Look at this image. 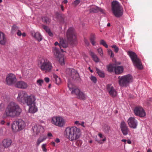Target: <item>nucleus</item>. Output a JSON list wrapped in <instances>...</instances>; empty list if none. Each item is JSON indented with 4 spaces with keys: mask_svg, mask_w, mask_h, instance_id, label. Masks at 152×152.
<instances>
[{
    "mask_svg": "<svg viewBox=\"0 0 152 152\" xmlns=\"http://www.w3.org/2000/svg\"><path fill=\"white\" fill-rule=\"evenodd\" d=\"M123 67L122 66H117L115 68V73L116 74L121 73L123 71Z\"/></svg>",
    "mask_w": 152,
    "mask_h": 152,
    "instance_id": "nucleus-28",
    "label": "nucleus"
},
{
    "mask_svg": "<svg viewBox=\"0 0 152 152\" xmlns=\"http://www.w3.org/2000/svg\"><path fill=\"white\" fill-rule=\"evenodd\" d=\"M51 123L53 125L59 127H64L66 124L64 118L60 116H54L51 119Z\"/></svg>",
    "mask_w": 152,
    "mask_h": 152,
    "instance_id": "nucleus-8",
    "label": "nucleus"
},
{
    "mask_svg": "<svg viewBox=\"0 0 152 152\" xmlns=\"http://www.w3.org/2000/svg\"><path fill=\"white\" fill-rule=\"evenodd\" d=\"M95 37L94 35H91L90 38V41L91 42V44L93 45H95Z\"/></svg>",
    "mask_w": 152,
    "mask_h": 152,
    "instance_id": "nucleus-34",
    "label": "nucleus"
},
{
    "mask_svg": "<svg viewBox=\"0 0 152 152\" xmlns=\"http://www.w3.org/2000/svg\"><path fill=\"white\" fill-rule=\"evenodd\" d=\"M118 82L120 86L123 87H126L133 81V77L131 75L128 74L118 77Z\"/></svg>",
    "mask_w": 152,
    "mask_h": 152,
    "instance_id": "nucleus-5",
    "label": "nucleus"
},
{
    "mask_svg": "<svg viewBox=\"0 0 152 152\" xmlns=\"http://www.w3.org/2000/svg\"><path fill=\"white\" fill-rule=\"evenodd\" d=\"M106 140V138L105 137H104V138H103L102 140H99L98 141V142L100 144H102L103 143V142L105 141Z\"/></svg>",
    "mask_w": 152,
    "mask_h": 152,
    "instance_id": "nucleus-45",
    "label": "nucleus"
},
{
    "mask_svg": "<svg viewBox=\"0 0 152 152\" xmlns=\"http://www.w3.org/2000/svg\"><path fill=\"white\" fill-rule=\"evenodd\" d=\"M90 54L94 60L96 62H98L99 61V59L97 56L93 52L90 51Z\"/></svg>",
    "mask_w": 152,
    "mask_h": 152,
    "instance_id": "nucleus-29",
    "label": "nucleus"
},
{
    "mask_svg": "<svg viewBox=\"0 0 152 152\" xmlns=\"http://www.w3.org/2000/svg\"><path fill=\"white\" fill-rule=\"evenodd\" d=\"M96 69L97 72L99 77H104L105 75L103 71L100 70L97 68H96Z\"/></svg>",
    "mask_w": 152,
    "mask_h": 152,
    "instance_id": "nucleus-32",
    "label": "nucleus"
},
{
    "mask_svg": "<svg viewBox=\"0 0 152 152\" xmlns=\"http://www.w3.org/2000/svg\"><path fill=\"white\" fill-rule=\"evenodd\" d=\"M32 35L38 41H40L42 39V37L38 32H35L32 31L31 32Z\"/></svg>",
    "mask_w": 152,
    "mask_h": 152,
    "instance_id": "nucleus-24",
    "label": "nucleus"
},
{
    "mask_svg": "<svg viewBox=\"0 0 152 152\" xmlns=\"http://www.w3.org/2000/svg\"><path fill=\"white\" fill-rule=\"evenodd\" d=\"M4 109L3 105L2 104H0V111H2Z\"/></svg>",
    "mask_w": 152,
    "mask_h": 152,
    "instance_id": "nucleus-47",
    "label": "nucleus"
},
{
    "mask_svg": "<svg viewBox=\"0 0 152 152\" xmlns=\"http://www.w3.org/2000/svg\"><path fill=\"white\" fill-rule=\"evenodd\" d=\"M12 142V140L10 138H6L3 140L2 144L3 146L6 148L10 147Z\"/></svg>",
    "mask_w": 152,
    "mask_h": 152,
    "instance_id": "nucleus-21",
    "label": "nucleus"
},
{
    "mask_svg": "<svg viewBox=\"0 0 152 152\" xmlns=\"http://www.w3.org/2000/svg\"><path fill=\"white\" fill-rule=\"evenodd\" d=\"M90 79L91 81L94 83H96L97 79L95 76L92 75L90 77Z\"/></svg>",
    "mask_w": 152,
    "mask_h": 152,
    "instance_id": "nucleus-40",
    "label": "nucleus"
},
{
    "mask_svg": "<svg viewBox=\"0 0 152 152\" xmlns=\"http://www.w3.org/2000/svg\"><path fill=\"white\" fill-rule=\"evenodd\" d=\"M17 35L19 36H21L22 35V34L21 32L18 29V32H17Z\"/></svg>",
    "mask_w": 152,
    "mask_h": 152,
    "instance_id": "nucleus-49",
    "label": "nucleus"
},
{
    "mask_svg": "<svg viewBox=\"0 0 152 152\" xmlns=\"http://www.w3.org/2000/svg\"><path fill=\"white\" fill-rule=\"evenodd\" d=\"M61 10H62V11H63L64 10V9H63V5H61Z\"/></svg>",
    "mask_w": 152,
    "mask_h": 152,
    "instance_id": "nucleus-61",
    "label": "nucleus"
},
{
    "mask_svg": "<svg viewBox=\"0 0 152 152\" xmlns=\"http://www.w3.org/2000/svg\"><path fill=\"white\" fill-rule=\"evenodd\" d=\"M80 2V0H76L73 3V4L75 6L78 5Z\"/></svg>",
    "mask_w": 152,
    "mask_h": 152,
    "instance_id": "nucleus-46",
    "label": "nucleus"
},
{
    "mask_svg": "<svg viewBox=\"0 0 152 152\" xmlns=\"http://www.w3.org/2000/svg\"><path fill=\"white\" fill-rule=\"evenodd\" d=\"M97 51L100 56L103 57V53L102 49L101 48H99L97 49Z\"/></svg>",
    "mask_w": 152,
    "mask_h": 152,
    "instance_id": "nucleus-37",
    "label": "nucleus"
},
{
    "mask_svg": "<svg viewBox=\"0 0 152 152\" xmlns=\"http://www.w3.org/2000/svg\"><path fill=\"white\" fill-rule=\"evenodd\" d=\"M51 145L53 146H55V143L54 142H51Z\"/></svg>",
    "mask_w": 152,
    "mask_h": 152,
    "instance_id": "nucleus-56",
    "label": "nucleus"
},
{
    "mask_svg": "<svg viewBox=\"0 0 152 152\" xmlns=\"http://www.w3.org/2000/svg\"><path fill=\"white\" fill-rule=\"evenodd\" d=\"M68 87L69 90L71 91L72 94L73 95H75L78 98L85 100L87 97L86 95L79 88L71 89L69 87V85L68 84Z\"/></svg>",
    "mask_w": 152,
    "mask_h": 152,
    "instance_id": "nucleus-10",
    "label": "nucleus"
},
{
    "mask_svg": "<svg viewBox=\"0 0 152 152\" xmlns=\"http://www.w3.org/2000/svg\"><path fill=\"white\" fill-rule=\"evenodd\" d=\"M34 96L32 94L28 95L27 93L24 91H20L18 93L16 100L21 104H26Z\"/></svg>",
    "mask_w": 152,
    "mask_h": 152,
    "instance_id": "nucleus-4",
    "label": "nucleus"
},
{
    "mask_svg": "<svg viewBox=\"0 0 152 152\" xmlns=\"http://www.w3.org/2000/svg\"><path fill=\"white\" fill-rule=\"evenodd\" d=\"M134 114L135 115L141 117H143L146 115L145 112L143 108L140 106L135 107L133 110Z\"/></svg>",
    "mask_w": 152,
    "mask_h": 152,
    "instance_id": "nucleus-14",
    "label": "nucleus"
},
{
    "mask_svg": "<svg viewBox=\"0 0 152 152\" xmlns=\"http://www.w3.org/2000/svg\"><path fill=\"white\" fill-rule=\"evenodd\" d=\"M88 69H89V70H90V71L91 72H93V70L91 69L90 67H89Z\"/></svg>",
    "mask_w": 152,
    "mask_h": 152,
    "instance_id": "nucleus-62",
    "label": "nucleus"
},
{
    "mask_svg": "<svg viewBox=\"0 0 152 152\" xmlns=\"http://www.w3.org/2000/svg\"><path fill=\"white\" fill-rule=\"evenodd\" d=\"M85 42L87 45H88L89 44V42L88 41H87L86 40H85Z\"/></svg>",
    "mask_w": 152,
    "mask_h": 152,
    "instance_id": "nucleus-63",
    "label": "nucleus"
},
{
    "mask_svg": "<svg viewBox=\"0 0 152 152\" xmlns=\"http://www.w3.org/2000/svg\"><path fill=\"white\" fill-rule=\"evenodd\" d=\"M36 98L34 96L26 104L28 106V112L29 113L34 114L38 110V107L36 105Z\"/></svg>",
    "mask_w": 152,
    "mask_h": 152,
    "instance_id": "nucleus-9",
    "label": "nucleus"
},
{
    "mask_svg": "<svg viewBox=\"0 0 152 152\" xmlns=\"http://www.w3.org/2000/svg\"><path fill=\"white\" fill-rule=\"evenodd\" d=\"M19 131H20L24 128L26 124L25 122L22 120H18L17 121Z\"/></svg>",
    "mask_w": 152,
    "mask_h": 152,
    "instance_id": "nucleus-26",
    "label": "nucleus"
},
{
    "mask_svg": "<svg viewBox=\"0 0 152 152\" xmlns=\"http://www.w3.org/2000/svg\"><path fill=\"white\" fill-rule=\"evenodd\" d=\"M66 36L68 41L71 43L76 41V36L73 28H69L67 31Z\"/></svg>",
    "mask_w": 152,
    "mask_h": 152,
    "instance_id": "nucleus-12",
    "label": "nucleus"
},
{
    "mask_svg": "<svg viewBox=\"0 0 152 152\" xmlns=\"http://www.w3.org/2000/svg\"><path fill=\"white\" fill-rule=\"evenodd\" d=\"M75 124L77 126L80 125V123L79 121H75Z\"/></svg>",
    "mask_w": 152,
    "mask_h": 152,
    "instance_id": "nucleus-51",
    "label": "nucleus"
},
{
    "mask_svg": "<svg viewBox=\"0 0 152 152\" xmlns=\"http://www.w3.org/2000/svg\"><path fill=\"white\" fill-rule=\"evenodd\" d=\"M128 53L132 60L134 65L139 69H142V66L141 61L137 58L136 54L132 51H129Z\"/></svg>",
    "mask_w": 152,
    "mask_h": 152,
    "instance_id": "nucleus-7",
    "label": "nucleus"
},
{
    "mask_svg": "<svg viewBox=\"0 0 152 152\" xmlns=\"http://www.w3.org/2000/svg\"><path fill=\"white\" fill-rule=\"evenodd\" d=\"M98 136L101 139L104 138V136H103L101 133H99L98 134Z\"/></svg>",
    "mask_w": 152,
    "mask_h": 152,
    "instance_id": "nucleus-50",
    "label": "nucleus"
},
{
    "mask_svg": "<svg viewBox=\"0 0 152 152\" xmlns=\"http://www.w3.org/2000/svg\"><path fill=\"white\" fill-rule=\"evenodd\" d=\"M100 45H102L104 47L106 48H108V46L107 44L102 39L100 41Z\"/></svg>",
    "mask_w": 152,
    "mask_h": 152,
    "instance_id": "nucleus-39",
    "label": "nucleus"
},
{
    "mask_svg": "<svg viewBox=\"0 0 152 152\" xmlns=\"http://www.w3.org/2000/svg\"><path fill=\"white\" fill-rule=\"evenodd\" d=\"M44 81L42 79H39L37 81V84L39 87H41L43 84Z\"/></svg>",
    "mask_w": 152,
    "mask_h": 152,
    "instance_id": "nucleus-35",
    "label": "nucleus"
},
{
    "mask_svg": "<svg viewBox=\"0 0 152 152\" xmlns=\"http://www.w3.org/2000/svg\"><path fill=\"white\" fill-rule=\"evenodd\" d=\"M56 46L58 45L61 48V46L64 48H66L68 46V42L64 40L63 39H60V43L57 42H56L54 44Z\"/></svg>",
    "mask_w": 152,
    "mask_h": 152,
    "instance_id": "nucleus-23",
    "label": "nucleus"
},
{
    "mask_svg": "<svg viewBox=\"0 0 152 152\" xmlns=\"http://www.w3.org/2000/svg\"><path fill=\"white\" fill-rule=\"evenodd\" d=\"M16 80L15 75L10 73L7 75L6 79L7 84L8 85H11L14 83Z\"/></svg>",
    "mask_w": 152,
    "mask_h": 152,
    "instance_id": "nucleus-15",
    "label": "nucleus"
},
{
    "mask_svg": "<svg viewBox=\"0 0 152 152\" xmlns=\"http://www.w3.org/2000/svg\"><path fill=\"white\" fill-rule=\"evenodd\" d=\"M114 65L110 64L107 66V68L108 70L110 72H111L113 71L114 69Z\"/></svg>",
    "mask_w": 152,
    "mask_h": 152,
    "instance_id": "nucleus-36",
    "label": "nucleus"
},
{
    "mask_svg": "<svg viewBox=\"0 0 152 152\" xmlns=\"http://www.w3.org/2000/svg\"><path fill=\"white\" fill-rule=\"evenodd\" d=\"M15 86L18 88L25 89L28 87L27 83L23 81H18L16 82L15 84Z\"/></svg>",
    "mask_w": 152,
    "mask_h": 152,
    "instance_id": "nucleus-20",
    "label": "nucleus"
},
{
    "mask_svg": "<svg viewBox=\"0 0 152 152\" xmlns=\"http://www.w3.org/2000/svg\"><path fill=\"white\" fill-rule=\"evenodd\" d=\"M22 110L19 106L15 102H11L7 104L3 117L4 118L15 117L19 116Z\"/></svg>",
    "mask_w": 152,
    "mask_h": 152,
    "instance_id": "nucleus-1",
    "label": "nucleus"
},
{
    "mask_svg": "<svg viewBox=\"0 0 152 152\" xmlns=\"http://www.w3.org/2000/svg\"><path fill=\"white\" fill-rule=\"evenodd\" d=\"M53 76L56 83L57 85L60 84L61 82L60 78L55 74L53 75Z\"/></svg>",
    "mask_w": 152,
    "mask_h": 152,
    "instance_id": "nucleus-31",
    "label": "nucleus"
},
{
    "mask_svg": "<svg viewBox=\"0 0 152 152\" xmlns=\"http://www.w3.org/2000/svg\"><path fill=\"white\" fill-rule=\"evenodd\" d=\"M107 89L109 94L113 97L117 95V92L111 84H108L107 86Z\"/></svg>",
    "mask_w": 152,
    "mask_h": 152,
    "instance_id": "nucleus-19",
    "label": "nucleus"
},
{
    "mask_svg": "<svg viewBox=\"0 0 152 152\" xmlns=\"http://www.w3.org/2000/svg\"><path fill=\"white\" fill-rule=\"evenodd\" d=\"M55 142L57 143H58L60 142V140L58 138H57L55 140Z\"/></svg>",
    "mask_w": 152,
    "mask_h": 152,
    "instance_id": "nucleus-53",
    "label": "nucleus"
},
{
    "mask_svg": "<svg viewBox=\"0 0 152 152\" xmlns=\"http://www.w3.org/2000/svg\"><path fill=\"white\" fill-rule=\"evenodd\" d=\"M7 41L6 38L4 34L0 31V44L2 45L5 44Z\"/></svg>",
    "mask_w": 152,
    "mask_h": 152,
    "instance_id": "nucleus-25",
    "label": "nucleus"
},
{
    "mask_svg": "<svg viewBox=\"0 0 152 152\" xmlns=\"http://www.w3.org/2000/svg\"><path fill=\"white\" fill-rule=\"evenodd\" d=\"M12 128L13 132H15L19 131L17 121L14 122L12 124Z\"/></svg>",
    "mask_w": 152,
    "mask_h": 152,
    "instance_id": "nucleus-30",
    "label": "nucleus"
},
{
    "mask_svg": "<svg viewBox=\"0 0 152 152\" xmlns=\"http://www.w3.org/2000/svg\"><path fill=\"white\" fill-rule=\"evenodd\" d=\"M64 133L66 137L71 141L76 140L79 139L81 135L80 129L75 126L66 127Z\"/></svg>",
    "mask_w": 152,
    "mask_h": 152,
    "instance_id": "nucleus-2",
    "label": "nucleus"
},
{
    "mask_svg": "<svg viewBox=\"0 0 152 152\" xmlns=\"http://www.w3.org/2000/svg\"><path fill=\"white\" fill-rule=\"evenodd\" d=\"M68 1L67 0H64L63 2L64 4H66L67 3Z\"/></svg>",
    "mask_w": 152,
    "mask_h": 152,
    "instance_id": "nucleus-59",
    "label": "nucleus"
},
{
    "mask_svg": "<svg viewBox=\"0 0 152 152\" xmlns=\"http://www.w3.org/2000/svg\"><path fill=\"white\" fill-rule=\"evenodd\" d=\"M38 66L42 71L46 73L51 72L53 68L52 63L45 58H42L39 60Z\"/></svg>",
    "mask_w": 152,
    "mask_h": 152,
    "instance_id": "nucleus-3",
    "label": "nucleus"
},
{
    "mask_svg": "<svg viewBox=\"0 0 152 152\" xmlns=\"http://www.w3.org/2000/svg\"><path fill=\"white\" fill-rule=\"evenodd\" d=\"M18 28L17 26L15 25L13 26L12 27V33L14 34L16 31H18Z\"/></svg>",
    "mask_w": 152,
    "mask_h": 152,
    "instance_id": "nucleus-38",
    "label": "nucleus"
},
{
    "mask_svg": "<svg viewBox=\"0 0 152 152\" xmlns=\"http://www.w3.org/2000/svg\"><path fill=\"white\" fill-rule=\"evenodd\" d=\"M33 132V134L34 136L41 133L44 132V129L42 126L39 125H35L32 128Z\"/></svg>",
    "mask_w": 152,
    "mask_h": 152,
    "instance_id": "nucleus-16",
    "label": "nucleus"
},
{
    "mask_svg": "<svg viewBox=\"0 0 152 152\" xmlns=\"http://www.w3.org/2000/svg\"><path fill=\"white\" fill-rule=\"evenodd\" d=\"M42 21L46 23H48L50 22V20L47 17H44L42 19Z\"/></svg>",
    "mask_w": 152,
    "mask_h": 152,
    "instance_id": "nucleus-42",
    "label": "nucleus"
},
{
    "mask_svg": "<svg viewBox=\"0 0 152 152\" xmlns=\"http://www.w3.org/2000/svg\"><path fill=\"white\" fill-rule=\"evenodd\" d=\"M44 80L46 83H48L49 82V78L48 77H46L44 78Z\"/></svg>",
    "mask_w": 152,
    "mask_h": 152,
    "instance_id": "nucleus-48",
    "label": "nucleus"
},
{
    "mask_svg": "<svg viewBox=\"0 0 152 152\" xmlns=\"http://www.w3.org/2000/svg\"><path fill=\"white\" fill-rule=\"evenodd\" d=\"M108 53L109 55H110L111 57H114V54L111 50L110 49L108 50Z\"/></svg>",
    "mask_w": 152,
    "mask_h": 152,
    "instance_id": "nucleus-43",
    "label": "nucleus"
},
{
    "mask_svg": "<svg viewBox=\"0 0 152 152\" xmlns=\"http://www.w3.org/2000/svg\"><path fill=\"white\" fill-rule=\"evenodd\" d=\"M127 122L129 126L133 129L136 128L137 122V120L134 118L131 117L128 120Z\"/></svg>",
    "mask_w": 152,
    "mask_h": 152,
    "instance_id": "nucleus-18",
    "label": "nucleus"
},
{
    "mask_svg": "<svg viewBox=\"0 0 152 152\" xmlns=\"http://www.w3.org/2000/svg\"><path fill=\"white\" fill-rule=\"evenodd\" d=\"M111 47L114 49V51L115 52L117 53L118 52L119 48L115 45H112Z\"/></svg>",
    "mask_w": 152,
    "mask_h": 152,
    "instance_id": "nucleus-44",
    "label": "nucleus"
},
{
    "mask_svg": "<svg viewBox=\"0 0 152 152\" xmlns=\"http://www.w3.org/2000/svg\"><path fill=\"white\" fill-rule=\"evenodd\" d=\"M47 138V136L44 135H41L38 139L36 144L37 145H39L40 143L44 141Z\"/></svg>",
    "mask_w": 152,
    "mask_h": 152,
    "instance_id": "nucleus-27",
    "label": "nucleus"
},
{
    "mask_svg": "<svg viewBox=\"0 0 152 152\" xmlns=\"http://www.w3.org/2000/svg\"><path fill=\"white\" fill-rule=\"evenodd\" d=\"M84 123L83 122H82L81 123H80V125L82 126L83 127H85V126L84 125Z\"/></svg>",
    "mask_w": 152,
    "mask_h": 152,
    "instance_id": "nucleus-52",
    "label": "nucleus"
},
{
    "mask_svg": "<svg viewBox=\"0 0 152 152\" xmlns=\"http://www.w3.org/2000/svg\"><path fill=\"white\" fill-rule=\"evenodd\" d=\"M46 145L47 144H43L41 146L42 151L44 152H46L47 151V149L46 148Z\"/></svg>",
    "mask_w": 152,
    "mask_h": 152,
    "instance_id": "nucleus-41",
    "label": "nucleus"
},
{
    "mask_svg": "<svg viewBox=\"0 0 152 152\" xmlns=\"http://www.w3.org/2000/svg\"><path fill=\"white\" fill-rule=\"evenodd\" d=\"M47 136L49 137H52V134L51 133H48Z\"/></svg>",
    "mask_w": 152,
    "mask_h": 152,
    "instance_id": "nucleus-55",
    "label": "nucleus"
},
{
    "mask_svg": "<svg viewBox=\"0 0 152 152\" xmlns=\"http://www.w3.org/2000/svg\"><path fill=\"white\" fill-rule=\"evenodd\" d=\"M120 128L121 132L124 135H126L129 132V131L126 123L122 121L120 124Z\"/></svg>",
    "mask_w": 152,
    "mask_h": 152,
    "instance_id": "nucleus-17",
    "label": "nucleus"
},
{
    "mask_svg": "<svg viewBox=\"0 0 152 152\" xmlns=\"http://www.w3.org/2000/svg\"><path fill=\"white\" fill-rule=\"evenodd\" d=\"M22 35L23 37H25V36H26V34H25V33H23L22 34Z\"/></svg>",
    "mask_w": 152,
    "mask_h": 152,
    "instance_id": "nucleus-64",
    "label": "nucleus"
},
{
    "mask_svg": "<svg viewBox=\"0 0 152 152\" xmlns=\"http://www.w3.org/2000/svg\"><path fill=\"white\" fill-rule=\"evenodd\" d=\"M66 73L67 77L70 79L72 78L73 80L76 79L78 76V75L77 72L73 69L68 68L66 69Z\"/></svg>",
    "mask_w": 152,
    "mask_h": 152,
    "instance_id": "nucleus-13",
    "label": "nucleus"
},
{
    "mask_svg": "<svg viewBox=\"0 0 152 152\" xmlns=\"http://www.w3.org/2000/svg\"><path fill=\"white\" fill-rule=\"evenodd\" d=\"M53 52L56 59L59 61L61 65H64V55L61 54L59 50L55 47L53 48Z\"/></svg>",
    "mask_w": 152,
    "mask_h": 152,
    "instance_id": "nucleus-11",
    "label": "nucleus"
},
{
    "mask_svg": "<svg viewBox=\"0 0 152 152\" xmlns=\"http://www.w3.org/2000/svg\"><path fill=\"white\" fill-rule=\"evenodd\" d=\"M89 11L90 12L96 13L99 12H100L102 13L104 12V10L103 9L95 6H91L89 10Z\"/></svg>",
    "mask_w": 152,
    "mask_h": 152,
    "instance_id": "nucleus-22",
    "label": "nucleus"
},
{
    "mask_svg": "<svg viewBox=\"0 0 152 152\" xmlns=\"http://www.w3.org/2000/svg\"><path fill=\"white\" fill-rule=\"evenodd\" d=\"M121 141H122L123 142H124L125 143L127 141L125 139H122L121 140Z\"/></svg>",
    "mask_w": 152,
    "mask_h": 152,
    "instance_id": "nucleus-60",
    "label": "nucleus"
},
{
    "mask_svg": "<svg viewBox=\"0 0 152 152\" xmlns=\"http://www.w3.org/2000/svg\"><path fill=\"white\" fill-rule=\"evenodd\" d=\"M5 122L4 120H1L0 121V124L2 125H4V124Z\"/></svg>",
    "mask_w": 152,
    "mask_h": 152,
    "instance_id": "nucleus-54",
    "label": "nucleus"
},
{
    "mask_svg": "<svg viewBox=\"0 0 152 152\" xmlns=\"http://www.w3.org/2000/svg\"><path fill=\"white\" fill-rule=\"evenodd\" d=\"M147 152H152V150L150 149H148L147 150Z\"/></svg>",
    "mask_w": 152,
    "mask_h": 152,
    "instance_id": "nucleus-58",
    "label": "nucleus"
},
{
    "mask_svg": "<svg viewBox=\"0 0 152 152\" xmlns=\"http://www.w3.org/2000/svg\"><path fill=\"white\" fill-rule=\"evenodd\" d=\"M43 28L45 30L46 32L48 33L49 35L50 36H53V34L50 31V29L48 27L46 26H43Z\"/></svg>",
    "mask_w": 152,
    "mask_h": 152,
    "instance_id": "nucleus-33",
    "label": "nucleus"
},
{
    "mask_svg": "<svg viewBox=\"0 0 152 152\" xmlns=\"http://www.w3.org/2000/svg\"><path fill=\"white\" fill-rule=\"evenodd\" d=\"M112 10L113 15L116 17L119 18L123 15V8L118 1H114L112 2Z\"/></svg>",
    "mask_w": 152,
    "mask_h": 152,
    "instance_id": "nucleus-6",
    "label": "nucleus"
},
{
    "mask_svg": "<svg viewBox=\"0 0 152 152\" xmlns=\"http://www.w3.org/2000/svg\"><path fill=\"white\" fill-rule=\"evenodd\" d=\"M128 143L130 144L131 143V141L130 140H128L127 141Z\"/></svg>",
    "mask_w": 152,
    "mask_h": 152,
    "instance_id": "nucleus-57",
    "label": "nucleus"
}]
</instances>
